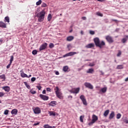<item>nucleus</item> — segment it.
I'll return each instance as SVG.
<instances>
[{
	"mask_svg": "<svg viewBox=\"0 0 128 128\" xmlns=\"http://www.w3.org/2000/svg\"><path fill=\"white\" fill-rule=\"evenodd\" d=\"M94 40L96 46H98L100 48H102L103 46H106V42L104 41L100 42L98 38H94Z\"/></svg>",
	"mask_w": 128,
	"mask_h": 128,
	"instance_id": "nucleus-1",
	"label": "nucleus"
},
{
	"mask_svg": "<svg viewBox=\"0 0 128 128\" xmlns=\"http://www.w3.org/2000/svg\"><path fill=\"white\" fill-rule=\"evenodd\" d=\"M46 14V12L44 10L41 11L40 12L37 14V18H38V22H44V16Z\"/></svg>",
	"mask_w": 128,
	"mask_h": 128,
	"instance_id": "nucleus-2",
	"label": "nucleus"
},
{
	"mask_svg": "<svg viewBox=\"0 0 128 128\" xmlns=\"http://www.w3.org/2000/svg\"><path fill=\"white\" fill-rule=\"evenodd\" d=\"M80 88H72V90H70L69 92L70 94H78L80 92Z\"/></svg>",
	"mask_w": 128,
	"mask_h": 128,
	"instance_id": "nucleus-3",
	"label": "nucleus"
},
{
	"mask_svg": "<svg viewBox=\"0 0 128 128\" xmlns=\"http://www.w3.org/2000/svg\"><path fill=\"white\" fill-rule=\"evenodd\" d=\"M98 120V116L93 114L92 116V121L88 123V126H92V125L93 124H94L96 120Z\"/></svg>",
	"mask_w": 128,
	"mask_h": 128,
	"instance_id": "nucleus-4",
	"label": "nucleus"
},
{
	"mask_svg": "<svg viewBox=\"0 0 128 128\" xmlns=\"http://www.w3.org/2000/svg\"><path fill=\"white\" fill-rule=\"evenodd\" d=\"M80 99L82 102L84 106H88V102H86V97L84 95H81L80 96Z\"/></svg>",
	"mask_w": 128,
	"mask_h": 128,
	"instance_id": "nucleus-5",
	"label": "nucleus"
},
{
	"mask_svg": "<svg viewBox=\"0 0 128 128\" xmlns=\"http://www.w3.org/2000/svg\"><path fill=\"white\" fill-rule=\"evenodd\" d=\"M33 111L35 114H38L42 112V110H40V108L38 107H36L35 108H33Z\"/></svg>",
	"mask_w": 128,
	"mask_h": 128,
	"instance_id": "nucleus-6",
	"label": "nucleus"
},
{
	"mask_svg": "<svg viewBox=\"0 0 128 128\" xmlns=\"http://www.w3.org/2000/svg\"><path fill=\"white\" fill-rule=\"evenodd\" d=\"M84 86L86 88H89L90 90H92L94 89V86L90 84V82H86L84 84Z\"/></svg>",
	"mask_w": 128,
	"mask_h": 128,
	"instance_id": "nucleus-7",
	"label": "nucleus"
},
{
	"mask_svg": "<svg viewBox=\"0 0 128 128\" xmlns=\"http://www.w3.org/2000/svg\"><path fill=\"white\" fill-rule=\"evenodd\" d=\"M106 40L110 44H112V42H114V39H112V37L111 36H106Z\"/></svg>",
	"mask_w": 128,
	"mask_h": 128,
	"instance_id": "nucleus-8",
	"label": "nucleus"
},
{
	"mask_svg": "<svg viewBox=\"0 0 128 128\" xmlns=\"http://www.w3.org/2000/svg\"><path fill=\"white\" fill-rule=\"evenodd\" d=\"M48 46V43H44L42 44L39 48V50L42 52V50H46Z\"/></svg>",
	"mask_w": 128,
	"mask_h": 128,
	"instance_id": "nucleus-9",
	"label": "nucleus"
},
{
	"mask_svg": "<svg viewBox=\"0 0 128 128\" xmlns=\"http://www.w3.org/2000/svg\"><path fill=\"white\" fill-rule=\"evenodd\" d=\"M128 40V35L124 36V38L122 39L121 42L122 44H126Z\"/></svg>",
	"mask_w": 128,
	"mask_h": 128,
	"instance_id": "nucleus-10",
	"label": "nucleus"
},
{
	"mask_svg": "<svg viewBox=\"0 0 128 128\" xmlns=\"http://www.w3.org/2000/svg\"><path fill=\"white\" fill-rule=\"evenodd\" d=\"M40 98H42V100H48V96L43 95L42 94H40Z\"/></svg>",
	"mask_w": 128,
	"mask_h": 128,
	"instance_id": "nucleus-11",
	"label": "nucleus"
},
{
	"mask_svg": "<svg viewBox=\"0 0 128 128\" xmlns=\"http://www.w3.org/2000/svg\"><path fill=\"white\" fill-rule=\"evenodd\" d=\"M57 98H60V100H61V98H62V92L60 91V92H58V93L56 94Z\"/></svg>",
	"mask_w": 128,
	"mask_h": 128,
	"instance_id": "nucleus-12",
	"label": "nucleus"
},
{
	"mask_svg": "<svg viewBox=\"0 0 128 128\" xmlns=\"http://www.w3.org/2000/svg\"><path fill=\"white\" fill-rule=\"evenodd\" d=\"M20 74L22 78H27L28 77V74H26L24 72V70H21L20 71Z\"/></svg>",
	"mask_w": 128,
	"mask_h": 128,
	"instance_id": "nucleus-13",
	"label": "nucleus"
},
{
	"mask_svg": "<svg viewBox=\"0 0 128 128\" xmlns=\"http://www.w3.org/2000/svg\"><path fill=\"white\" fill-rule=\"evenodd\" d=\"M2 88V90H5V92H10V88L8 86H3Z\"/></svg>",
	"mask_w": 128,
	"mask_h": 128,
	"instance_id": "nucleus-14",
	"label": "nucleus"
},
{
	"mask_svg": "<svg viewBox=\"0 0 128 128\" xmlns=\"http://www.w3.org/2000/svg\"><path fill=\"white\" fill-rule=\"evenodd\" d=\"M0 28H6V24L3 22L0 21Z\"/></svg>",
	"mask_w": 128,
	"mask_h": 128,
	"instance_id": "nucleus-15",
	"label": "nucleus"
},
{
	"mask_svg": "<svg viewBox=\"0 0 128 128\" xmlns=\"http://www.w3.org/2000/svg\"><path fill=\"white\" fill-rule=\"evenodd\" d=\"M94 43H91L87 44L86 46V48H94Z\"/></svg>",
	"mask_w": 128,
	"mask_h": 128,
	"instance_id": "nucleus-16",
	"label": "nucleus"
},
{
	"mask_svg": "<svg viewBox=\"0 0 128 128\" xmlns=\"http://www.w3.org/2000/svg\"><path fill=\"white\" fill-rule=\"evenodd\" d=\"M74 38V36H68L66 38V40L67 42H72Z\"/></svg>",
	"mask_w": 128,
	"mask_h": 128,
	"instance_id": "nucleus-17",
	"label": "nucleus"
},
{
	"mask_svg": "<svg viewBox=\"0 0 128 128\" xmlns=\"http://www.w3.org/2000/svg\"><path fill=\"white\" fill-rule=\"evenodd\" d=\"M62 70L64 71L65 72H70V68H68V66H66L63 67Z\"/></svg>",
	"mask_w": 128,
	"mask_h": 128,
	"instance_id": "nucleus-18",
	"label": "nucleus"
},
{
	"mask_svg": "<svg viewBox=\"0 0 128 128\" xmlns=\"http://www.w3.org/2000/svg\"><path fill=\"white\" fill-rule=\"evenodd\" d=\"M49 106H56V101H52L50 102Z\"/></svg>",
	"mask_w": 128,
	"mask_h": 128,
	"instance_id": "nucleus-19",
	"label": "nucleus"
},
{
	"mask_svg": "<svg viewBox=\"0 0 128 128\" xmlns=\"http://www.w3.org/2000/svg\"><path fill=\"white\" fill-rule=\"evenodd\" d=\"M108 90V88L104 87L100 90V92H102L103 94H104L105 92H106V90Z\"/></svg>",
	"mask_w": 128,
	"mask_h": 128,
	"instance_id": "nucleus-20",
	"label": "nucleus"
},
{
	"mask_svg": "<svg viewBox=\"0 0 128 128\" xmlns=\"http://www.w3.org/2000/svg\"><path fill=\"white\" fill-rule=\"evenodd\" d=\"M114 118V112H112L109 116V120H112Z\"/></svg>",
	"mask_w": 128,
	"mask_h": 128,
	"instance_id": "nucleus-21",
	"label": "nucleus"
},
{
	"mask_svg": "<svg viewBox=\"0 0 128 128\" xmlns=\"http://www.w3.org/2000/svg\"><path fill=\"white\" fill-rule=\"evenodd\" d=\"M12 114H18V110L16 108L13 109L11 112Z\"/></svg>",
	"mask_w": 128,
	"mask_h": 128,
	"instance_id": "nucleus-22",
	"label": "nucleus"
},
{
	"mask_svg": "<svg viewBox=\"0 0 128 128\" xmlns=\"http://www.w3.org/2000/svg\"><path fill=\"white\" fill-rule=\"evenodd\" d=\"M54 90L56 94H58V92H60V88L58 86H56L54 88Z\"/></svg>",
	"mask_w": 128,
	"mask_h": 128,
	"instance_id": "nucleus-23",
	"label": "nucleus"
},
{
	"mask_svg": "<svg viewBox=\"0 0 128 128\" xmlns=\"http://www.w3.org/2000/svg\"><path fill=\"white\" fill-rule=\"evenodd\" d=\"M108 114H110V110H106L104 113V116L106 118V116H108Z\"/></svg>",
	"mask_w": 128,
	"mask_h": 128,
	"instance_id": "nucleus-24",
	"label": "nucleus"
},
{
	"mask_svg": "<svg viewBox=\"0 0 128 128\" xmlns=\"http://www.w3.org/2000/svg\"><path fill=\"white\" fill-rule=\"evenodd\" d=\"M49 114L50 116H58V114L56 112H54L52 111L49 112Z\"/></svg>",
	"mask_w": 128,
	"mask_h": 128,
	"instance_id": "nucleus-25",
	"label": "nucleus"
},
{
	"mask_svg": "<svg viewBox=\"0 0 128 128\" xmlns=\"http://www.w3.org/2000/svg\"><path fill=\"white\" fill-rule=\"evenodd\" d=\"M94 69L93 68H90L88 70L86 71L87 74H93L94 73Z\"/></svg>",
	"mask_w": 128,
	"mask_h": 128,
	"instance_id": "nucleus-26",
	"label": "nucleus"
},
{
	"mask_svg": "<svg viewBox=\"0 0 128 128\" xmlns=\"http://www.w3.org/2000/svg\"><path fill=\"white\" fill-rule=\"evenodd\" d=\"M44 128H56V126H50L48 124H45L44 126Z\"/></svg>",
	"mask_w": 128,
	"mask_h": 128,
	"instance_id": "nucleus-27",
	"label": "nucleus"
},
{
	"mask_svg": "<svg viewBox=\"0 0 128 128\" xmlns=\"http://www.w3.org/2000/svg\"><path fill=\"white\" fill-rule=\"evenodd\" d=\"M76 52H70L68 53V55L69 56H74V54H76Z\"/></svg>",
	"mask_w": 128,
	"mask_h": 128,
	"instance_id": "nucleus-28",
	"label": "nucleus"
},
{
	"mask_svg": "<svg viewBox=\"0 0 128 128\" xmlns=\"http://www.w3.org/2000/svg\"><path fill=\"white\" fill-rule=\"evenodd\" d=\"M4 22H10V18L8 16L5 17Z\"/></svg>",
	"mask_w": 128,
	"mask_h": 128,
	"instance_id": "nucleus-29",
	"label": "nucleus"
},
{
	"mask_svg": "<svg viewBox=\"0 0 128 128\" xmlns=\"http://www.w3.org/2000/svg\"><path fill=\"white\" fill-rule=\"evenodd\" d=\"M117 70H122L124 68V66L122 65H118L116 67Z\"/></svg>",
	"mask_w": 128,
	"mask_h": 128,
	"instance_id": "nucleus-30",
	"label": "nucleus"
},
{
	"mask_svg": "<svg viewBox=\"0 0 128 128\" xmlns=\"http://www.w3.org/2000/svg\"><path fill=\"white\" fill-rule=\"evenodd\" d=\"M0 78L3 80L2 81L6 80V76L4 74H2L0 76Z\"/></svg>",
	"mask_w": 128,
	"mask_h": 128,
	"instance_id": "nucleus-31",
	"label": "nucleus"
},
{
	"mask_svg": "<svg viewBox=\"0 0 128 128\" xmlns=\"http://www.w3.org/2000/svg\"><path fill=\"white\" fill-rule=\"evenodd\" d=\"M24 84H25L26 88H27L28 90L30 88V86L28 84L27 82H24Z\"/></svg>",
	"mask_w": 128,
	"mask_h": 128,
	"instance_id": "nucleus-32",
	"label": "nucleus"
},
{
	"mask_svg": "<svg viewBox=\"0 0 128 128\" xmlns=\"http://www.w3.org/2000/svg\"><path fill=\"white\" fill-rule=\"evenodd\" d=\"M84 116H80V122H84Z\"/></svg>",
	"mask_w": 128,
	"mask_h": 128,
	"instance_id": "nucleus-33",
	"label": "nucleus"
},
{
	"mask_svg": "<svg viewBox=\"0 0 128 128\" xmlns=\"http://www.w3.org/2000/svg\"><path fill=\"white\" fill-rule=\"evenodd\" d=\"M51 20H52V14H49L48 16V22H50Z\"/></svg>",
	"mask_w": 128,
	"mask_h": 128,
	"instance_id": "nucleus-34",
	"label": "nucleus"
},
{
	"mask_svg": "<svg viewBox=\"0 0 128 128\" xmlns=\"http://www.w3.org/2000/svg\"><path fill=\"white\" fill-rule=\"evenodd\" d=\"M67 48H68V50H70L72 49V44H68L67 45Z\"/></svg>",
	"mask_w": 128,
	"mask_h": 128,
	"instance_id": "nucleus-35",
	"label": "nucleus"
},
{
	"mask_svg": "<svg viewBox=\"0 0 128 128\" xmlns=\"http://www.w3.org/2000/svg\"><path fill=\"white\" fill-rule=\"evenodd\" d=\"M49 48H54V44L52 43H50L49 44Z\"/></svg>",
	"mask_w": 128,
	"mask_h": 128,
	"instance_id": "nucleus-36",
	"label": "nucleus"
},
{
	"mask_svg": "<svg viewBox=\"0 0 128 128\" xmlns=\"http://www.w3.org/2000/svg\"><path fill=\"white\" fill-rule=\"evenodd\" d=\"M38 54V51L36 50H34L32 52V54H34V56H36Z\"/></svg>",
	"mask_w": 128,
	"mask_h": 128,
	"instance_id": "nucleus-37",
	"label": "nucleus"
},
{
	"mask_svg": "<svg viewBox=\"0 0 128 128\" xmlns=\"http://www.w3.org/2000/svg\"><path fill=\"white\" fill-rule=\"evenodd\" d=\"M10 62V64L12 63V62H14V56H11Z\"/></svg>",
	"mask_w": 128,
	"mask_h": 128,
	"instance_id": "nucleus-38",
	"label": "nucleus"
},
{
	"mask_svg": "<svg viewBox=\"0 0 128 128\" xmlns=\"http://www.w3.org/2000/svg\"><path fill=\"white\" fill-rule=\"evenodd\" d=\"M96 14L97 16H104V14H102L100 12H97L96 13Z\"/></svg>",
	"mask_w": 128,
	"mask_h": 128,
	"instance_id": "nucleus-39",
	"label": "nucleus"
},
{
	"mask_svg": "<svg viewBox=\"0 0 128 128\" xmlns=\"http://www.w3.org/2000/svg\"><path fill=\"white\" fill-rule=\"evenodd\" d=\"M42 4V0H39L36 2V6H40Z\"/></svg>",
	"mask_w": 128,
	"mask_h": 128,
	"instance_id": "nucleus-40",
	"label": "nucleus"
},
{
	"mask_svg": "<svg viewBox=\"0 0 128 128\" xmlns=\"http://www.w3.org/2000/svg\"><path fill=\"white\" fill-rule=\"evenodd\" d=\"M120 118H122V114H118L116 115V118L119 120Z\"/></svg>",
	"mask_w": 128,
	"mask_h": 128,
	"instance_id": "nucleus-41",
	"label": "nucleus"
},
{
	"mask_svg": "<svg viewBox=\"0 0 128 128\" xmlns=\"http://www.w3.org/2000/svg\"><path fill=\"white\" fill-rule=\"evenodd\" d=\"M121 55H122V52L119 50L117 54V56H120Z\"/></svg>",
	"mask_w": 128,
	"mask_h": 128,
	"instance_id": "nucleus-42",
	"label": "nucleus"
},
{
	"mask_svg": "<svg viewBox=\"0 0 128 128\" xmlns=\"http://www.w3.org/2000/svg\"><path fill=\"white\" fill-rule=\"evenodd\" d=\"M46 4L42 3V8H46Z\"/></svg>",
	"mask_w": 128,
	"mask_h": 128,
	"instance_id": "nucleus-43",
	"label": "nucleus"
},
{
	"mask_svg": "<svg viewBox=\"0 0 128 128\" xmlns=\"http://www.w3.org/2000/svg\"><path fill=\"white\" fill-rule=\"evenodd\" d=\"M4 96V93L3 92H0V98H2Z\"/></svg>",
	"mask_w": 128,
	"mask_h": 128,
	"instance_id": "nucleus-44",
	"label": "nucleus"
},
{
	"mask_svg": "<svg viewBox=\"0 0 128 128\" xmlns=\"http://www.w3.org/2000/svg\"><path fill=\"white\" fill-rule=\"evenodd\" d=\"M112 22H116V24H118V22H120V21H118L116 19H112Z\"/></svg>",
	"mask_w": 128,
	"mask_h": 128,
	"instance_id": "nucleus-45",
	"label": "nucleus"
},
{
	"mask_svg": "<svg viewBox=\"0 0 128 128\" xmlns=\"http://www.w3.org/2000/svg\"><path fill=\"white\" fill-rule=\"evenodd\" d=\"M90 34L94 35V34L95 32H94V31L90 30Z\"/></svg>",
	"mask_w": 128,
	"mask_h": 128,
	"instance_id": "nucleus-46",
	"label": "nucleus"
},
{
	"mask_svg": "<svg viewBox=\"0 0 128 128\" xmlns=\"http://www.w3.org/2000/svg\"><path fill=\"white\" fill-rule=\"evenodd\" d=\"M4 114H8V110H6L4 112Z\"/></svg>",
	"mask_w": 128,
	"mask_h": 128,
	"instance_id": "nucleus-47",
	"label": "nucleus"
},
{
	"mask_svg": "<svg viewBox=\"0 0 128 128\" xmlns=\"http://www.w3.org/2000/svg\"><path fill=\"white\" fill-rule=\"evenodd\" d=\"M36 88H37L39 90H42V86H36Z\"/></svg>",
	"mask_w": 128,
	"mask_h": 128,
	"instance_id": "nucleus-48",
	"label": "nucleus"
},
{
	"mask_svg": "<svg viewBox=\"0 0 128 128\" xmlns=\"http://www.w3.org/2000/svg\"><path fill=\"white\" fill-rule=\"evenodd\" d=\"M12 65V63L10 62V64L6 66V68H10V66Z\"/></svg>",
	"mask_w": 128,
	"mask_h": 128,
	"instance_id": "nucleus-49",
	"label": "nucleus"
},
{
	"mask_svg": "<svg viewBox=\"0 0 128 128\" xmlns=\"http://www.w3.org/2000/svg\"><path fill=\"white\" fill-rule=\"evenodd\" d=\"M36 80V78L32 77V78H31V81H32V82H35Z\"/></svg>",
	"mask_w": 128,
	"mask_h": 128,
	"instance_id": "nucleus-50",
	"label": "nucleus"
},
{
	"mask_svg": "<svg viewBox=\"0 0 128 128\" xmlns=\"http://www.w3.org/2000/svg\"><path fill=\"white\" fill-rule=\"evenodd\" d=\"M30 93L32 94H36V92L34 90H32V91H30Z\"/></svg>",
	"mask_w": 128,
	"mask_h": 128,
	"instance_id": "nucleus-51",
	"label": "nucleus"
},
{
	"mask_svg": "<svg viewBox=\"0 0 128 128\" xmlns=\"http://www.w3.org/2000/svg\"><path fill=\"white\" fill-rule=\"evenodd\" d=\"M46 90L47 92H51L52 91V90L50 88H46Z\"/></svg>",
	"mask_w": 128,
	"mask_h": 128,
	"instance_id": "nucleus-52",
	"label": "nucleus"
},
{
	"mask_svg": "<svg viewBox=\"0 0 128 128\" xmlns=\"http://www.w3.org/2000/svg\"><path fill=\"white\" fill-rule=\"evenodd\" d=\"M66 56H68V53L64 54V56H63V58H66Z\"/></svg>",
	"mask_w": 128,
	"mask_h": 128,
	"instance_id": "nucleus-53",
	"label": "nucleus"
},
{
	"mask_svg": "<svg viewBox=\"0 0 128 128\" xmlns=\"http://www.w3.org/2000/svg\"><path fill=\"white\" fill-rule=\"evenodd\" d=\"M82 19L83 20H86V17H85V16L82 17Z\"/></svg>",
	"mask_w": 128,
	"mask_h": 128,
	"instance_id": "nucleus-54",
	"label": "nucleus"
},
{
	"mask_svg": "<svg viewBox=\"0 0 128 128\" xmlns=\"http://www.w3.org/2000/svg\"><path fill=\"white\" fill-rule=\"evenodd\" d=\"M40 124V122L35 123L34 124V126H38Z\"/></svg>",
	"mask_w": 128,
	"mask_h": 128,
	"instance_id": "nucleus-55",
	"label": "nucleus"
},
{
	"mask_svg": "<svg viewBox=\"0 0 128 128\" xmlns=\"http://www.w3.org/2000/svg\"><path fill=\"white\" fill-rule=\"evenodd\" d=\"M55 74L56 76H58V74H60V72H58V71H56Z\"/></svg>",
	"mask_w": 128,
	"mask_h": 128,
	"instance_id": "nucleus-56",
	"label": "nucleus"
},
{
	"mask_svg": "<svg viewBox=\"0 0 128 128\" xmlns=\"http://www.w3.org/2000/svg\"><path fill=\"white\" fill-rule=\"evenodd\" d=\"M42 93L43 94H46V90H43Z\"/></svg>",
	"mask_w": 128,
	"mask_h": 128,
	"instance_id": "nucleus-57",
	"label": "nucleus"
},
{
	"mask_svg": "<svg viewBox=\"0 0 128 128\" xmlns=\"http://www.w3.org/2000/svg\"><path fill=\"white\" fill-rule=\"evenodd\" d=\"M32 76V74H30L29 76H28L27 75V78H30Z\"/></svg>",
	"mask_w": 128,
	"mask_h": 128,
	"instance_id": "nucleus-58",
	"label": "nucleus"
},
{
	"mask_svg": "<svg viewBox=\"0 0 128 128\" xmlns=\"http://www.w3.org/2000/svg\"><path fill=\"white\" fill-rule=\"evenodd\" d=\"M124 122H126V124H128V120H125Z\"/></svg>",
	"mask_w": 128,
	"mask_h": 128,
	"instance_id": "nucleus-59",
	"label": "nucleus"
},
{
	"mask_svg": "<svg viewBox=\"0 0 128 128\" xmlns=\"http://www.w3.org/2000/svg\"><path fill=\"white\" fill-rule=\"evenodd\" d=\"M90 66H94V64H90Z\"/></svg>",
	"mask_w": 128,
	"mask_h": 128,
	"instance_id": "nucleus-60",
	"label": "nucleus"
},
{
	"mask_svg": "<svg viewBox=\"0 0 128 128\" xmlns=\"http://www.w3.org/2000/svg\"><path fill=\"white\" fill-rule=\"evenodd\" d=\"M80 34H84V31H82V30H81L80 31Z\"/></svg>",
	"mask_w": 128,
	"mask_h": 128,
	"instance_id": "nucleus-61",
	"label": "nucleus"
},
{
	"mask_svg": "<svg viewBox=\"0 0 128 128\" xmlns=\"http://www.w3.org/2000/svg\"><path fill=\"white\" fill-rule=\"evenodd\" d=\"M125 82H128V77L125 79Z\"/></svg>",
	"mask_w": 128,
	"mask_h": 128,
	"instance_id": "nucleus-62",
	"label": "nucleus"
},
{
	"mask_svg": "<svg viewBox=\"0 0 128 128\" xmlns=\"http://www.w3.org/2000/svg\"><path fill=\"white\" fill-rule=\"evenodd\" d=\"M72 98V96H68V98Z\"/></svg>",
	"mask_w": 128,
	"mask_h": 128,
	"instance_id": "nucleus-63",
	"label": "nucleus"
},
{
	"mask_svg": "<svg viewBox=\"0 0 128 128\" xmlns=\"http://www.w3.org/2000/svg\"><path fill=\"white\" fill-rule=\"evenodd\" d=\"M3 42L2 40L0 39V42Z\"/></svg>",
	"mask_w": 128,
	"mask_h": 128,
	"instance_id": "nucleus-64",
	"label": "nucleus"
}]
</instances>
